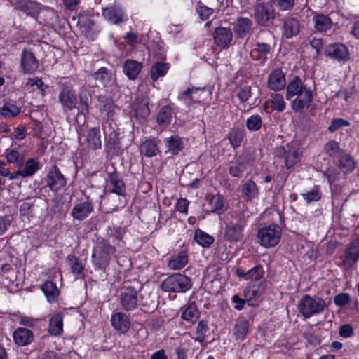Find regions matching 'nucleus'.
I'll use <instances>...</instances> for the list:
<instances>
[{"label":"nucleus","instance_id":"1","mask_svg":"<svg viewBox=\"0 0 359 359\" xmlns=\"http://www.w3.org/2000/svg\"><path fill=\"white\" fill-rule=\"evenodd\" d=\"M294 97L296 98L292 100L291 107L294 112L306 110L313 100L311 89L304 85L299 76H294L286 87V99L290 100Z\"/></svg>","mask_w":359,"mask_h":359},{"label":"nucleus","instance_id":"2","mask_svg":"<svg viewBox=\"0 0 359 359\" xmlns=\"http://www.w3.org/2000/svg\"><path fill=\"white\" fill-rule=\"evenodd\" d=\"M328 306V304L318 295L304 294L297 304L299 312L307 319L322 313Z\"/></svg>","mask_w":359,"mask_h":359},{"label":"nucleus","instance_id":"3","mask_svg":"<svg viewBox=\"0 0 359 359\" xmlns=\"http://www.w3.org/2000/svg\"><path fill=\"white\" fill-rule=\"evenodd\" d=\"M304 149L299 143L296 141H292L284 146H279L274 149V156L283 159L285 167L287 169L292 168L298 162L302 156Z\"/></svg>","mask_w":359,"mask_h":359},{"label":"nucleus","instance_id":"4","mask_svg":"<svg viewBox=\"0 0 359 359\" xmlns=\"http://www.w3.org/2000/svg\"><path fill=\"white\" fill-rule=\"evenodd\" d=\"M115 251V248L107 241H97L92 252V262L95 270L104 271L109 266L111 257Z\"/></svg>","mask_w":359,"mask_h":359},{"label":"nucleus","instance_id":"5","mask_svg":"<svg viewBox=\"0 0 359 359\" xmlns=\"http://www.w3.org/2000/svg\"><path fill=\"white\" fill-rule=\"evenodd\" d=\"M191 287L192 282L190 278L180 273H173L161 283L162 290L168 292L184 293Z\"/></svg>","mask_w":359,"mask_h":359},{"label":"nucleus","instance_id":"6","mask_svg":"<svg viewBox=\"0 0 359 359\" xmlns=\"http://www.w3.org/2000/svg\"><path fill=\"white\" fill-rule=\"evenodd\" d=\"M281 235V228L278 225L271 224L260 228L257 233V239L261 246L270 248L279 243Z\"/></svg>","mask_w":359,"mask_h":359},{"label":"nucleus","instance_id":"7","mask_svg":"<svg viewBox=\"0 0 359 359\" xmlns=\"http://www.w3.org/2000/svg\"><path fill=\"white\" fill-rule=\"evenodd\" d=\"M245 219L243 215H231V219L225 227V237L229 241H238L243 237V227L245 225Z\"/></svg>","mask_w":359,"mask_h":359},{"label":"nucleus","instance_id":"8","mask_svg":"<svg viewBox=\"0 0 359 359\" xmlns=\"http://www.w3.org/2000/svg\"><path fill=\"white\" fill-rule=\"evenodd\" d=\"M109 194L118 196V203L113 205V209L117 210L119 207L123 208L126 204V190L123 180L116 174H110L109 176Z\"/></svg>","mask_w":359,"mask_h":359},{"label":"nucleus","instance_id":"9","mask_svg":"<svg viewBox=\"0 0 359 359\" xmlns=\"http://www.w3.org/2000/svg\"><path fill=\"white\" fill-rule=\"evenodd\" d=\"M256 22L262 26L271 24L275 18L273 6L269 3L257 4L253 8Z\"/></svg>","mask_w":359,"mask_h":359},{"label":"nucleus","instance_id":"10","mask_svg":"<svg viewBox=\"0 0 359 359\" xmlns=\"http://www.w3.org/2000/svg\"><path fill=\"white\" fill-rule=\"evenodd\" d=\"M210 95V92L206 88H189L179 95V98L184 102L187 107L191 106L192 102H202Z\"/></svg>","mask_w":359,"mask_h":359},{"label":"nucleus","instance_id":"11","mask_svg":"<svg viewBox=\"0 0 359 359\" xmlns=\"http://www.w3.org/2000/svg\"><path fill=\"white\" fill-rule=\"evenodd\" d=\"M102 15L111 24L120 25L128 20L125 11L117 5H112L102 9Z\"/></svg>","mask_w":359,"mask_h":359},{"label":"nucleus","instance_id":"12","mask_svg":"<svg viewBox=\"0 0 359 359\" xmlns=\"http://www.w3.org/2000/svg\"><path fill=\"white\" fill-rule=\"evenodd\" d=\"M325 55L338 62H345L349 59L348 48L344 44L340 43L328 45L325 48Z\"/></svg>","mask_w":359,"mask_h":359},{"label":"nucleus","instance_id":"13","mask_svg":"<svg viewBox=\"0 0 359 359\" xmlns=\"http://www.w3.org/2000/svg\"><path fill=\"white\" fill-rule=\"evenodd\" d=\"M137 292L133 287H125L120 293V303L127 311L135 310L137 306Z\"/></svg>","mask_w":359,"mask_h":359},{"label":"nucleus","instance_id":"14","mask_svg":"<svg viewBox=\"0 0 359 359\" xmlns=\"http://www.w3.org/2000/svg\"><path fill=\"white\" fill-rule=\"evenodd\" d=\"M58 99L64 110L70 111L77 107V97L72 89L66 85H62Z\"/></svg>","mask_w":359,"mask_h":359},{"label":"nucleus","instance_id":"15","mask_svg":"<svg viewBox=\"0 0 359 359\" xmlns=\"http://www.w3.org/2000/svg\"><path fill=\"white\" fill-rule=\"evenodd\" d=\"M272 48L270 44L263 42H256L250 51V57L253 60L264 65L268 60V55H271Z\"/></svg>","mask_w":359,"mask_h":359},{"label":"nucleus","instance_id":"16","mask_svg":"<svg viewBox=\"0 0 359 359\" xmlns=\"http://www.w3.org/2000/svg\"><path fill=\"white\" fill-rule=\"evenodd\" d=\"M66 179L56 166H53L47 175V185L52 191H57L66 184Z\"/></svg>","mask_w":359,"mask_h":359},{"label":"nucleus","instance_id":"17","mask_svg":"<svg viewBox=\"0 0 359 359\" xmlns=\"http://www.w3.org/2000/svg\"><path fill=\"white\" fill-rule=\"evenodd\" d=\"M233 33L229 27H217L215 29L213 40L217 46L227 48L231 45Z\"/></svg>","mask_w":359,"mask_h":359},{"label":"nucleus","instance_id":"18","mask_svg":"<svg viewBox=\"0 0 359 359\" xmlns=\"http://www.w3.org/2000/svg\"><path fill=\"white\" fill-rule=\"evenodd\" d=\"M165 153L172 156L177 155L184 147V141L177 135L165 137L163 140Z\"/></svg>","mask_w":359,"mask_h":359},{"label":"nucleus","instance_id":"19","mask_svg":"<svg viewBox=\"0 0 359 359\" xmlns=\"http://www.w3.org/2000/svg\"><path fill=\"white\" fill-rule=\"evenodd\" d=\"M20 68L24 74H32L38 69L39 62L32 52L26 50L22 52Z\"/></svg>","mask_w":359,"mask_h":359},{"label":"nucleus","instance_id":"20","mask_svg":"<svg viewBox=\"0 0 359 359\" xmlns=\"http://www.w3.org/2000/svg\"><path fill=\"white\" fill-rule=\"evenodd\" d=\"M132 109L136 118L146 119L150 114L148 98L144 96L136 97L133 102Z\"/></svg>","mask_w":359,"mask_h":359},{"label":"nucleus","instance_id":"21","mask_svg":"<svg viewBox=\"0 0 359 359\" xmlns=\"http://www.w3.org/2000/svg\"><path fill=\"white\" fill-rule=\"evenodd\" d=\"M111 323L114 330L122 334L127 332L130 327V321L128 316L121 311L114 313L111 315Z\"/></svg>","mask_w":359,"mask_h":359},{"label":"nucleus","instance_id":"22","mask_svg":"<svg viewBox=\"0 0 359 359\" xmlns=\"http://www.w3.org/2000/svg\"><path fill=\"white\" fill-rule=\"evenodd\" d=\"M285 83V74L280 69L273 70L268 77V87L273 91L283 89Z\"/></svg>","mask_w":359,"mask_h":359},{"label":"nucleus","instance_id":"23","mask_svg":"<svg viewBox=\"0 0 359 359\" xmlns=\"http://www.w3.org/2000/svg\"><path fill=\"white\" fill-rule=\"evenodd\" d=\"M93 210V205L89 201L80 202L73 207L71 215L74 219L82 221L89 216Z\"/></svg>","mask_w":359,"mask_h":359},{"label":"nucleus","instance_id":"24","mask_svg":"<svg viewBox=\"0 0 359 359\" xmlns=\"http://www.w3.org/2000/svg\"><path fill=\"white\" fill-rule=\"evenodd\" d=\"M299 20L293 17L288 16L283 20L282 34L286 39H291L299 32Z\"/></svg>","mask_w":359,"mask_h":359},{"label":"nucleus","instance_id":"25","mask_svg":"<svg viewBox=\"0 0 359 359\" xmlns=\"http://www.w3.org/2000/svg\"><path fill=\"white\" fill-rule=\"evenodd\" d=\"M242 198L250 201L257 198L259 194V190L255 182L251 180L243 181L241 185Z\"/></svg>","mask_w":359,"mask_h":359},{"label":"nucleus","instance_id":"26","mask_svg":"<svg viewBox=\"0 0 359 359\" xmlns=\"http://www.w3.org/2000/svg\"><path fill=\"white\" fill-rule=\"evenodd\" d=\"M252 22L248 18L239 17L234 23L233 32L237 37H246L252 29Z\"/></svg>","mask_w":359,"mask_h":359},{"label":"nucleus","instance_id":"27","mask_svg":"<svg viewBox=\"0 0 359 359\" xmlns=\"http://www.w3.org/2000/svg\"><path fill=\"white\" fill-rule=\"evenodd\" d=\"M359 259V238L354 239L345 250L344 264L352 266Z\"/></svg>","mask_w":359,"mask_h":359},{"label":"nucleus","instance_id":"28","mask_svg":"<svg viewBox=\"0 0 359 359\" xmlns=\"http://www.w3.org/2000/svg\"><path fill=\"white\" fill-rule=\"evenodd\" d=\"M14 341L20 346L29 344L33 340V333L30 330L19 327L13 334Z\"/></svg>","mask_w":359,"mask_h":359},{"label":"nucleus","instance_id":"29","mask_svg":"<svg viewBox=\"0 0 359 359\" xmlns=\"http://www.w3.org/2000/svg\"><path fill=\"white\" fill-rule=\"evenodd\" d=\"M17 9L28 15L36 18L39 14V4L31 0H18L15 4Z\"/></svg>","mask_w":359,"mask_h":359},{"label":"nucleus","instance_id":"30","mask_svg":"<svg viewBox=\"0 0 359 359\" xmlns=\"http://www.w3.org/2000/svg\"><path fill=\"white\" fill-rule=\"evenodd\" d=\"M48 332L53 336H60L63 332V315L57 313L49 319Z\"/></svg>","mask_w":359,"mask_h":359},{"label":"nucleus","instance_id":"31","mask_svg":"<svg viewBox=\"0 0 359 359\" xmlns=\"http://www.w3.org/2000/svg\"><path fill=\"white\" fill-rule=\"evenodd\" d=\"M86 140L88 143V147L96 150L102 147L100 128L98 127L91 128L88 130L86 135Z\"/></svg>","mask_w":359,"mask_h":359},{"label":"nucleus","instance_id":"32","mask_svg":"<svg viewBox=\"0 0 359 359\" xmlns=\"http://www.w3.org/2000/svg\"><path fill=\"white\" fill-rule=\"evenodd\" d=\"M236 275L240 278H243L245 280H259L263 276L262 268L260 265L255 266V267L250 269L248 271H245L241 268H237L236 269Z\"/></svg>","mask_w":359,"mask_h":359},{"label":"nucleus","instance_id":"33","mask_svg":"<svg viewBox=\"0 0 359 359\" xmlns=\"http://www.w3.org/2000/svg\"><path fill=\"white\" fill-rule=\"evenodd\" d=\"M142 68V63L134 60H127L123 66V71L129 79L137 78Z\"/></svg>","mask_w":359,"mask_h":359},{"label":"nucleus","instance_id":"34","mask_svg":"<svg viewBox=\"0 0 359 359\" xmlns=\"http://www.w3.org/2000/svg\"><path fill=\"white\" fill-rule=\"evenodd\" d=\"M312 20L315 29L318 32H326L332 28V21L328 15L316 13Z\"/></svg>","mask_w":359,"mask_h":359},{"label":"nucleus","instance_id":"35","mask_svg":"<svg viewBox=\"0 0 359 359\" xmlns=\"http://www.w3.org/2000/svg\"><path fill=\"white\" fill-rule=\"evenodd\" d=\"M188 263V256L186 252H180L173 255L170 258L168 266L170 269L177 271L184 268Z\"/></svg>","mask_w":359,"mask_h":359},{"label":"nucleus","instance_id":"36","mask_svg":"<svg viewBox=\"0 0 359 359\" xmlns=\"http://www.w3.org/2000/svg\"><path fill=\"white\" fill-rule=\"evenodd\" d=\"M19 169V174L22 177L32 176L40 169V163L37 159L29 158L23 163V166Z\"/></svg>","mask_w":359,"mask_h":359},{"label":"nucleus","instance_id":"37","mask_svg":"<svg viewBox=\"0 0 359 359\" xmlns=\"http://www.w3.org/2000/svg\"><path fill=\"white\" fill-rule=\"evenodd\" d=\"M140 151L147 157H153L159 153L158 142L155 139L146 140L140 144Z\"/></svg>","mask_w":359,"mask_h":359},{"label":"nucleus","instance_id":"38","mask_svg":"<svg viewBox=\"0 0 359 359\" xmlns=\"http://www.w3.org/2000/svg\"><path fill=\"white\" fill-rule=\"evenodd\" d=\"M200 316V312L194 302H189L181 315V318L191 323H194Z\"/></svg>","mask_w":359,"mask_h":359},{"label":"nucleus","instance_id":"39","mask_svg":"<svg viewBox=\"0 0 359 359\" xmlns=\"http://www.w3.org/2000/svg\"><path fill=\"white\" fill-rule=\"evenodd\" d=\"M339 158V167L341 172L348 174L355 170L356 162L351 155L344 152Z\"/></svg>","mask_w":359,"mask_h":359},{"label":"nucleus","instance_id":"40","mask_svg":"<svg viewBox=\"0 0 359 359\" xmlns=\"http://www.w3.org/2000/svg\"><path fill=\"white\" fill-rule=\"evenodd\" d=\"M41 290L46 296L48 302H55L59 294V290L57 285L52 281H46L41 285Z\"/></svg>","mask_w":359,"mask_h":359},{"label":"nucleus","instance_id":"41","mask_svg":"<svg viewBox=\"0 0 359 359\" xmlns=\"http://www.w3.org/2000/svg\"><path fill=\"white\" fill-rule=\"evenodd\" d=\"M323 151L331 158H338L344 153L339 143L335 140H330L325 144Z\"/></svg>","mask_w":359,"mask_h":359},{"label":"nucleus","instance_id":"42","mask_svg":"<svg viewBox=\"0 0 359 359\" xmlns=\"http://www.w3.org/2000/svg\"><path fill=\"white\" fill-rule=\"evenodd\" d=\"M194 240L203 248H210L214 242V238L202 230L198 229L194 232Z\"/></svg>","mask_w":359,"mask_h":359},{"label":"nucleus","instance_id":"43","mask_svg":"<svg viewBox=\"0 0 359 359\" xmlns=\"http://www.w3.org/2000/svg\"><path fill=\"white\" fill-rule=\"evenodd\" d=\"M20 112V108L15 104L6 102L0 109V114L4 118H13L16 117Z\"/></svg>","mask_w":359,"mask_h":359},{"label":"nucleus","instance_id":"44","mask_svg":"<svg viewBox=\"0 0 359 359\" xmlns=\"http://www.w3.org/2000/svg\"><path fill=\"white\" fill-rule=\"evenodd\" d=\"M169 69L168 65L163 62H156L150 69V75L153 81L164 76Z\"/></svg>","mask_w":359,"mask_h":359},{"label":"nucleus","instance_id":"45","mask_svg":"<svg viewBox=\"0 0 359 359\" xmlns=\"http://www.w3.org/2000/svg\"><path fill=\"white\" fill-rule=\"evenodd\" d=\"M95 79L104 86L111 85L112 82L111 74L106 67H100L93 75Z\"/></svg>","mask_w":359,"mask_h":359},{"label":"nucleus","instance_id":"46","mask_svg":"<svg viewBox=\"0 0 359 359\" xmlns=\"http://www.w3.org/2000/svg\"><path fill=\"white\" fill-rule=\"evenodd\" d=\"M208 330V325L207 321L201 320L198 322L196 327V331L191 336L192 339L196 341L203 342L205 337V334Z\"/></svg>","mask_w":359,"mask_h":359},{"label":"nucleus","instance_id":"47","mask_svg":"<svg viewBox=\"0 0 359 359\" xmlns=\"http://www.w3.org/2000/svg\"><path fill=\"white\" fill-rule=\"evenodd\" d=\"M6 159L8 163L15 164L18 168H21L23 166L24 156L22 154L19 153L15 149L10 151L6 150Z\"/></svg>","mask_w":359,"mask_h":359},{"label":"nucleus","instance_id":"48","mask_svg":"<svg viewBox=\"0 0 359 359\" xmlns=\"http://www.w3.org/2000/svg\"><path fill=\"white\" fill-rule=\"evenodd\" d=\"M172 118V109L169 106H163L157 115V122L161 125H168Z\"/></svg>","mask_w":359,"mask_h":359},{"label":"nucleus","instance_id":"49","mask_svg":"<svg viewBox=\"0 0 359 359\" xmlns=\"http://www.w3.org/2000/svg\"><path fill=\"white\" fill-rule=\"evenodd\" d=\"M302 197L305 200L306 203L316 202L320 199L321 193L318 186H314L311 190L306 193L301 194Z\"/></svg>","mask_w":359,"mask_h":359},{"label":"nucleus","instance_id":"50","mask_svg":"<svg viewBox=\"0 0 359 359\" xmlns=\"http://www.w3.org/2000/svg\"><path fill=\"white\" fill-rule=\"evenodd\" d=\"M269 102L272 104L271 107L279 112L283 111L286 107L283 96L280 94L273 93L271 95Z\"/></svg>","mask_w":359,"mask_h":359},{"label":"nucleus","instance_id":"51","mask_svg":"<svg viewBox=\"0 0 359 359\" xmlns=\"http://www.w3.org/2000/svg\"><path fill=\"white\" fill-rule=\"evenodd\" d=\"M244 296L248 305H255V302L259 297V292L257 288L254 285L247 287L244 291Z\"/></svg>","mask_w":359,"mask_h":359},{"label":"nucleus","instance_id":"52","mask_svg":"<svg viewBox=\"0 0 359 359\" xmlns=\"http://www.w3.org/2000/svg\"><path fill=\"white\" fill-rule=\"evenodd\" d=\"M262 126V119L258 114L250 116L246 120V127L250 131H257Z\"/></svg>","mask_w":359,"mask_h":359},{"label":"nucleus","instance_id":"53","mask_svg":"<svg viewBox=\"0 0 359 359\" xmlns=\"http://www.w3.org/2000/svg\"><path fill=\"white\" fill-rule=\"evenodd\" d=\"M19 211L23 220H29L33 216L34 203L29 201H23L20 206Z\"/></svg>","mask_w":359,"mask_h":359},{"label":"nucleus","instance_id":"54","mask_svg":"<svg viewBox=\"0 0 359 359\" xmlns=\"http://www.w3.org/2000/svg\"><path fill=\"white\" fill-rule=\"evenodd\" d=\"M248 332V323L246 321H241L235 325L234 334L236 339L243 340Z\"/></svg>","mask_w":359,"mask_h":359},{"label":"nucleus","instance_id":"55","mask_svg":"<svg viewBox=\"0 0 359 359\" xmlns=\"http://www.w3.org/2000/svg\"><path fill=\"white\" fill-rule=\"evenodd\" d=\"M67 259L69 261V264L71 269V271L74 274H81L83 269L84 266L80 262L79 258L75 256L69 255L67 257Z\"/></svg>","mask_w":359,"mask_h":359},{"label":"nucleus","instance_id":"56","mask_svg":"<svg viewBox=\"0 0 359 359\" xmlns=\"http://www.w3.org/2000/svg\"><path fill=\"white\" fill-rule=\"evenodd\" d=\"M210 205L212 212H220L224 210V198L219 194L212 196L210 200Z\"/></svg>","mask_w":359,"mask_h":359},{"label":"nucleus","instance_id":"57","mask_svg":"<svg viewBox=\"0 0 359 359\" xmlns=\"http://www.w3.org/2000/svg\"><path fill=\"white\" fill-rule=\"evenodd\" d=\"M243 137V133L238 129H233L229 133V140L233 148H237L241 145Z\"/></svg>","mask_w":359,"mask_h":359},{"label":"nucleus","instance_id":"58","mask_svg":"<svg viewBox=\"0 0 359 359\" xmlns=\"http://www.w3.org/2000/svg\"><path fill=\"white\" fill-rule=\"evenodd\" d=\"M229 173L234 177H241L244 170V165L242 163L231 162L229 164Z\"/></svg>","mask_w":359,"mask_h":359},{"label":"nucleus","instance_id":"59","mask_svg":"<svg viewBox=\"0 0 359 359\" xmlns=\"http://www.w3.org/2000/svg\"><path fill=\"white\" fill-rule=\"evenodd\" d=\"M350 125V122L346 120L343 118H334L332 121L330 125L327 128V130L330 133H334L339 128L349 126Z\"/></svg>","mask_w":359,"mask_h":359},{"label":"nucleus","instance_id":"60","mask_svg":"<svg viewBox=\"0 0 359 359\" xmlns=\"http://www.w3.org/2000/svg\"><path fill=\"white\" fill-rule=\"evenodd\" d=\"M90 99L83 92L79 94V107H78L79 111L82 114H86L89 109Z\"/></svg>","mask_w":359,"mask_h":359},{"label":"nucleus","instance_id":"61","mask_svg":"<svg viewBox=\"0 0 359 359\" xmlns=\"http://www.w3.org/2000/svg\"><path fill=\"white\" fill-rule=\"evenodd\" d=\"M25 86L27 87H36L38 90H40L42 95L43 94L45 88H46L44 83L41 81V79L38 77L29 79Z\"/></svg>","mask_w":359,"mask_h":359},{"label":"nucleus","instance_id":"62","mask_svg":"<svg viewBox=\"0 0 359 359\" xmlns=\"http://www.w3.org/2000/svg\"><path fill=\"white\" fill-rule=\"evenodd\" d=\"M351 302V297L348 294L341 292L334 296V303L337 306H344Z\"/></svg>","mask_w":359,"mask_h":359},{"label":"nucleus","instance_id":"63","mask_svg":"<svg viewBox=\"0 0 359 359\" xmlns=\"http://www.w3.org/2000/svg\"><path fill=\"white\" fill-rule=\"evenodd\" d=\"M196 11L201 20H206L212 13L213 10L199 2L196 7Z\"/></svg>","mask_w":359,"mask_h":359},{"label":"nucleus","instance_id":"64","mask_svg":"<svg viewBox=\"0 0 359 359\" xmlns=\"http://www.w3.org/2000/svg\"><path fill=\"white\" fill-rule=\"evenodd\" d=\"M273 4L280 11H290L294 5V0H273Z\"/></svg>","mask_w":359,"mask_h":359}]
</instances>
